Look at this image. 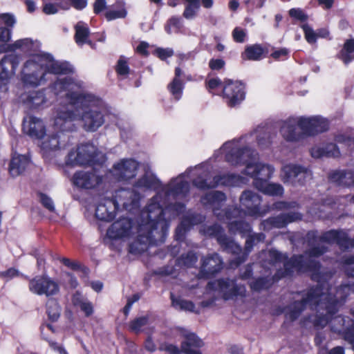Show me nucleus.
Wrapping results in <instances>:
<instances>
[{
  "mask_svg": "<svg viewBox=\"0 0 354 354\" xmlns=\"http://www.w3.org/2000/svg\"><path fill=\"white\" fill-rule=\"evenodd\" d=\"M169 221L164 217V211L157 196L152 197L141 212L138 221L136 239L129 245L132 254H141L150 246L159 245L166 239Z\"/></svg>",
  "mask_w": 354,
  "mask_h": 354,
  "instance_id": "obj_1",
  "label": "nucleus"
},
{
  "mask_svg": "<svg viewBox=\"0 0 354 354\" xmlns=\"http://www.w3.org/2000/svg\"><path fill=\"white\" fill-rule=\"evenodd\" d=\"M96 98L91 106L87 108H77L83 111L80 114L77 110H71L66 106H63L57 110L55 118V125L61 131H73L76 129L75 121L81 120L83 122L84 129L87 131H97L104 122V115L97 109L91 107L95 103Z\"/></svg>",
  "mask_w": 354,
  "mask_h": 354,
  "instance_id": "obj_2",
  "label": "nucleus"
},
{
  "mask_svg": "<svg viewBox=\"0 0 354 354\" xmlns=\"http://www.w3.org/2000/svg\"><path fill=\"white\" fill-rule=\"evenodd\" d=\"M329 123L320 116L289 118L281 127L280 132L288 142H299L307 137L315 136L327 131Z\"/></svg>",
  "mask_w": 354,
  "mask_h": 354,
  "instance_id": "obj_3",
  "label": "nucleus"
},
{
  "mask_svg": "<svg viewBox=\"0 0 354 354\" xmlns=\"http://www.w3.org/2000/svg\"><path fill=\"white\" fill-rule=\"evenodd\" d=\"M74 80L71 77H64L57 79L50 85V88L56 95L67 91L66 98L69 104L73 106H80L82 109L87 108L92 104L95 100V95L82 91L72 90V85Z\"/></svg>",
  "mask_w": 354,
  "mask_h": 354,
  "instance_id": "obj_4",
  "label": "nucleus"
},
{
  "mask_svg": "<svg viewBox=\"0 0 354 354\" xmlns=\"http://www.w3.org/2000/svg\"><path fill=\"white\" fill-rule=\"evenodd\" d=\"M104 162L100 152L93 145L82 144L76 150H71L66 159V164L69 166L86 165L91 167L102 166Z\"/></svg>",
  "mask_w": 354,
  "mask_h": 354,
  "instance_id": "obj_5",
  "label": "nucleus"
},
{
  "mask_svg": "<svg viewBox=\"0 0 354 354\" xmlns=\"http://www.w3.org/2000/svg\"><path fill=\"white\" fill-rule=\"evenodd\" d=\"M46 73L42 57L36 54L28 59L24 64L21 72L22 82L26 86H37L46 82Z\"/></svg>",
  "mask_w": 354,
  "mask_h": 354,
  "instance_id": "obj_6",
  "label": "nucleus"
},
{
  "mask_svg": "<svg viewBox=\"0 0 354 354\" xmlns=\"http://www.w3.org/2000/svg\"><path fill=\"white\" fill-rule=\"evenodd\" d=\"M21 277L28 281L29 290L37 295H45L49 299L59 292V284L47 275H37L30 279L21 274Z\"/></svg>",
  "mask_w": 354,
  "mask_h": 354,
  "instance_id": "obj_7",
  "label": "nucleus"
},
{
  "mask_svg": "<svg viewBox=\"0 0 354 354\" xmlns=\"http://www.w3.org/2000/svg\"><path fill=\"white\" fill-rule=\"evenodd\" d=\"M245 84L243 82L224 79L222 97L229 107L239 105L245 100Z\"/></svg>",
  "mask_w": 354,
  "mask_h": 354,
  "instance_id": "obj_8",
  "label": "nucleus"
},
{
  "mask_svg": "<svg viewBox=\"0 0 354 354\" xmlns=\"http://www.w3.org/2000/svg\"><path fill=\"white\" fill-rule=\"evenodd\" d=\"M281 172L283 182L290 183L292 185H304L307 180L312 178L310 170L299 165H285L283 167Z\"/></svg>",
  "mask_w": 354,
  "mask_h": 354,
  "instance_id": "obj_9",
  "label": "nucleus"
},
{
  "mask_svg": "<svg viewBox=\"0 0 354 354\" xmlns=\"http://www.w3.org/2000/svg\"><path fill=\"white\" fill-rule=\"evenodd\" d=\"M129 194V190L120 189L115 192V196L111 198H105L103 202H100L96 207L95 216L97 219L111 222L115 218L116 212L119 209V203L117 197L120 194Z\"/></svg>",
  "mask_w": 354,
  "mask_h": 354,
  "instance_id": "obj_10",
  "label": "nucleus"
},
{
  "mask_svg": "<svg viewBox=\"0 0 354 354\" xmlns=\"http://www.w3.org/2000/svg\"><path fill=\"white\" fill-rule=\"evenodd\" d=\"M261 196L251 190L243 192L240 196V205L245 214L255 218L262 217L267 213L266 209L261 207Z\"/></svg>",
  "mask_w": 354,
  "mask_h": 354,
  "instance_id": "obj_11",
  "label": "nucleus"
},
{
  "mask_svg": "<svg viewBox=\"0 0 354 354\" xmlns=\"http://www.w3.org/2000/svg\"><path fill=\"white\" fill-rule=\"evenodd\" d=\"M176 330L183 339L180 343L183 354H203L201 348L205 343L196 333L183 327H177Z\"/></svg>",
  "mask_w": 354,
  "mask_h": 354,
  "instance_id": "obj_12",
  "label": "nucleus"
},
{
  "mask_svg": "<svg viewBox=\"0 0 354 354\" xmlns=\"http://www.w3.org/2000/svg\"><path fill=\"white\" fill-rule=\"evenodd\" d=\"M302 214L298 212H289L281 213L274 216L263 220L260 223V228L264 231H269L273 228H283L288 224L301 221Z\"/></svg>",
  "mask_w": 354,
  "mask_h": 354,
  "instance_id": "obj_13",
  "label": "nucleus"
},
{
  "mask_svg": "<svg viewBox=\"0 0 354 354\" xmlns=\"http://www.w3.org/2000/svg\"><path fill=\"white\" fill-rule=\"evenodd\" d=\"M223 267V259L218 253L208 254L201 259L198 277L205 279L212 278L221 271Z\"/></svg>",
  "mask_w": 354,
  "mask_h": 354,
  "instance_id": "obj_14",
  "label": "nucleus"
},
{
  "mask_svg": "<svg viewBox=\"0 0 354 354\" xmlns=\"http://www.w3.org/2000/svg\"><path fill=\"white\" fill-rule=\"evenodd\" d=\"M319 240L329 244L336 243L343 251L354 248V238H350L348 233L342 230L326 231L319 236Z\"/></svg>",
  "mask_w": 354,
  "mask_h": 354,
  "instance_id": "obj_15",
  "label": "nucleus"
},
{
  "mask_svg": "<svg viewBox=\"0 0 354 354\" xmlns=\"http://www.w3.org/2000/svg\"><path fill=\"white\" fill-rule=\"evenodd\" d=\"M329 183L344 189L354 188V171L351 169H333L327 174Z\"/></svg>",
  "mask_w": 354,
  "mask_h": 354,
  "instance_id": "obj_16",
  "label": "nucleus"
},
{
  "mask_svg": "<svg viewBox=\"0 0 354 354\" xmlns=\"http://www.w3.org/2000/svg\"><path fill=\"white\" fill-rule=\"evenodd\" d=\"M42 61L47 74L53 75H71L74 71L69 62L55 60L50 53H41Z\"/></svg>",
  "mask_w": 354,
  "mask_h": 354,
  "instance_id": "obj_17",
  "label": "nucleus"
},
{
  "mask_svg": "<svg viewBox=\"0 0 354 354\" xmlns=\"http://www.w3.org/2000/svg\"><path fill=\"white\" fill-rule=\"evenodd\" d=\"M133 225V219L127 217L120 218L109 227L106 236L111 240L129 237L131 234Z\"/></svg>",
  "mask_w": 354,
  "mask_h": 354,
  "instance_id": "obj_18",
  "label": "nucleus"
},
{
  "mask_svg": "<svg viewBox=\"0 0 354 354\" xmlns=\"http://www.w3.org/2000/svg\"><path fill=\"white\" fill-rule=\"evenodd\" d=\"M257 156L255 150L245 147L232 149L225 154V160L232 165H245L247 167V164L257 159Z\"/></svg>",
  "mask_w": 354,
  "mask_h": 354,
  "instance_id": "obj_19",
  "label": "nucleus"
},
{
  "mask_svg": "<svg viewBox=\"0 0 354 354\" xmlns=\"http://www.w3.org/2000/svg\"><path fill=\"white\" fill-rule=\"evenodd\" d=\"M303 266V255H293L283 263V269H278L275 273L270 277L272 285L286 277H291L294 274V269L301 271Z\"/></svg>",
  "mask_w": 354,
  "mask_h": 354,
  "instance_id": "obj_20",
  "label": "nucleus"
},
{
  "mask_svg": "<svg viewBox=\"0 0 354 354\" xmlns=\"http://www.w3.org/2000/svg\"><path fill=\"white\" fill-rule=\"evenodd\" d=\"M331 330L337 333H343L345 340L351 344H354V320L349 317L335 316L332 323Z\"/></svg>",
  "mask_w": 354,
  "mask_h": 354,
  "instance_id": "obj_21",
  "label": "nucleus"
},
{
  "mask_svg": "<svg viewBox=\"0 0 354 354\" xmlns=\"http://www.w3.org/2000/svg\"><path fill=\"white\" fill-rule=\"evenodd\" d=\"M255 160L256 159L248 163L247 167L241 171V174L252 178L253 183L257 178L269 180L273 174L274 168L269 165L256 162Z\"/></svg>",
  "mask_w": 354,
  "mask_h": 354,
  "instance_id": "obj_22",
  "label": "nucleus"
},
{
  "mask_svg": "<svg viewBox=\"0 0 354 354\" xmlns=\"http://www.w3.org/2000/svg\"><path fill=\"white\" fill-rule=\"evenodd\" d=\"M138 162L133 159H124L113 165L114 176L119 181L133 178L137 174Z\"/></svg>",
  "mask_w": 354,
  "mask_h": 354,
  "instance_id": "obj_23",
  "label": "nucleus"
},
{
  "mask_svg": "<svg viewBox=\"0 0 354 354\" xmlns=\"http://www.w3.org/2000/svg\"><path fill=\"white\" fill-rule=\"evenodd\" d=\"M73 183L80 188L91 189L102 183V176L94 172L78 171L73 174Z\"/></svg>",
  "mask_w": 354,
  "mask_h": 354,
  "instance_id": "obj_24",
  "label": "nucleus"
},
{
  "mask_svg": "<svg viewBox=\"0 0 354 354\" xmlns=\"http://www.w3.org/2000/svg\"><path fill=\"white\" fill-rule=\"evenodd\" d=\"M22 129L24 133L34 139H41L46 135V127L44 122L33 115L24 119Z\"/></svg>",
  "mask_w": 354,
  "mask_h": 354,
  "instance_id": "obj_25",
  "label": "nucleus"
},
{
  "mask_svg": "<svg viewBox=\"0 0 354 354\" xmlns=\"http://www.w3.org/2000/svg\"><path fill=\"white\" fill-rule=\"evenodd\" d=\"M205 217L201 214L194 213L183 216L175 230V237L178 241L185 239L186 233L194 226L202 223Z\"/></svg>",
  "mask_w": 354,
  "mask_h": 354,
  "instance_id": "obj_26",
  "label": "nucleus"
},
{
  "mask_svg": "<svg viewBox=\"0 0 354 354\" xmlns=\"http://www.w3.org/2000/svg\"><path fill=\"white\" fill-rule=\"evenodd\" d=\"M244 250L241 248V255L234 257L232 261V264L235 265L236 267L243 263L248 259L249 254L252 250L254 246L260 242H263L266 239V235L263 232L248 234L247 236Z\"/></svg>",
  "mask_w": 354,
  "mask_h": 354,
  "instance_id": "obj_27",
  "label": "nucleus"
},
{
  "mask_svg": "<svg viewBox=\"0 0 354 354\" xmlns=\"http://www.w3.org/2000/svg\"><path fill=\"white\" fill-rule=\"evenodd\" d=\"M21 59V56L11 53L5 55L0 61V80H8L15 74Z\"/></svg>",
  "mask_w": 354,
  "mask_h": 354,
  "instance_id": "obj_28",
  "label": "nucleus"
},
{
  "mask_svg": "<svg viewBox=\"0 0 354 354\" xmlns=\"http://www.w3.org/2000/svg\"><path fill=\"white\" fill-rule=\"evenodd\" d=\"M254 187L263 194L270 196L281 197L284 194L283 187L281 184L270 183L267 179H256Z\"/></svg>",
  "mask_w": 354,
  "mask_h": 354,
  "instance_id": "obj_29",
  "label": "nucleus"
},
{
  "mask_svg": "<svg viewBox=\"0 0 354 354\" xmlns=\"http://www.w3.org/2000/svg\"><path fill=\"white\" fill-rule=\"evenodd\" d=\"M183 74V71L179 66L176 67L174 77L167 86V90L176 101L180 100L183 94L185 84V82L181 79Z\"/></svg>",
  "mask_w": 354,
  "mask_h": 354,
  "instance_id": "obj_30",
  "label": "nucleus"
},
{
  "mask_svg": "<svg viewBox=\"0 0 354 354\" xmlns=\"http://www.w3.org/2000/svg\"><path fill=\"white\" fill-rule=\"evenodd\" d=\"M244 178L234 173H223L214 176V187H236L243 183Z\"/></svg>",
  "mask_w": 354,
  "mask_h": 354,
  "instance_id": "obj_31",
  "label": "nucleus"
},
{
  "mask_svg": "<svg viewBox=\"0 0 354 354\" xmlns=\"http://www.w3.org/2000/svg\"><path fill=\"white\" fill-rule=\"evenodd\" d=\"M324 288L321 284H317L315 286L310 288L305 297H302L301 300L304 301V304L307 306L308 304L314 306L317 312H319L322 306L321 301L322 297L324 296Z\"/></svg>",
  "mask_w": 354,
  "mask_h": 354,
  "instance_id": "obj_32",
  "label": "nucleus"
},
{
  "mask_svg": "<svg viewBox=\"0 0 354 354\" xmlns=\"http://www.w3.org/2000/svg\"><path fill=\"white\" fill-rule=\"evenodd\" d=\"M268 53V48L266 46L254 44L245 46L241 57L245 60L258 61L266 57Z\"/></svg>",
  "mask_w": 354,
  "mask_h": 354,
  "instance_id": "obj_33",
  "label": "nucleus"
},
{
  "mask_svg": "<svg viewBox=\"0 0 354 354\" xmlns=\"http://www.w3.org/2000/svg\"><path fill=\"white\" fill-rule=\"evenodd\" d=\"M216 242L223 252L234 255L235 257L241 255V246L225 233L219 236Z\"/></svg>",
  "mask_w": 354,
  "mask_h": 354,
  "instance_id": "obj_34",
  "label": "nucleus"
},
{
  "mask_svg": "<svg viewBox=\"0 0 354 354\" xmlns=\"http://www.w3.org/2000/svg\"><path fill=\"white\" fill-rule=\"evenodd\" d=\"M322 264L319 261L314 259H303V266L301 268V272H311L310 279L316 282H321L323 280L324 274L321 271ZM300 272V271H299Z\"/></svg>",
  "mask_w": 354,
  "mask_h": 354,
  "instance_id": "obj_35",
  "label": "nucleus"
},
{
  "mask_svg": "<svg viewBox=\"0 0 354 354\" xmlns=\"http://www.w3.org/2000/svg\"><path fill=\"white\" fill-rule=\"evenodd\" d=\"M227 200L225 194L222 191L215 190L205 193L201 196V201L205 205H212L214 207H219Z\"/></svg>",
  "mask_w": 354,
  "mask_h": 354,
  "instance_id": "obj_36",
  "label": "nucleus"
},
{
  "mask_svg": "<svg viewBox=\"0 0 354 354\" xmlns=\"http://www.w3.org/2000/svg\"><path fill=\"white\" fill-rule=\"evenodd\" d=\"M54 129L57 132L51 135H48L41 144V149L46 152L59 149L61 148L59 142L60 133H63L65 131L71 132L70 131L59 130L56 128L55 124Z\"/></svg>",
  "mask_w": 354,
  "mask_h": 354,
  "instance_id": "obj_37",
  "label": "nucleus"
},
{
  "mask_svg": "<svg viewBox=\"0 0 354 354\" xmlns=\"http://www.w3.org/2000/svg\"><path fill=\"white\" fill-rule=\"evenodd\" d=\"M227 227L231 234H239L241 237H245L252 230L251 225L244 220L228 222Z\"/></svg>",
  "mask_w": 354,
  "mask_h": 354,
  "instance_id": "obj_38",
  "label": "nucleus"
},
{
  "mask_svg": "<svg viewBox=\"0 0 354 354\" xmlns=\"http://www.w3.org/2000/svg\"><path fill=\"white\" fill-rule=\"evenodd\" d=\"M134 186L157 190L161 187L162 183L154 174H145L136 181Z\"/></svg>",
  "mask_w": 354,
  "mask_h": 354,
  "instance_id": "obj_39",
  "label": "nucleus"
},
{
  "mask_svg": "<svg viewBox=\"0 0 354 354\" xmlns=\"http://www.w3.org/2000/svg\"><path fill=\"white\" fill-rule=\"evenodd\" d=\"M306 308V306L304 304V301L300 300H296L293 301L289 306H286L281 312H284L285 310H288L285 313V317L286 319H288L290 322H293L296 321L302 312Z\"/></svg>",
  "mask_w": 354,
  "mask_h": 354,
  "instance_id": "obj_40",
  "label": "nucleus"
},
{
  "mask_svg": "<svg viewBox=\"0 0 354 354\" xmlns=\"http://www.w3.org/2000/svg\"><path fill=\"white\" fill-rule=\"evenodd\" d=\"M28 164V159L26 156L18 155L13 156L9 163L8 171L12 177L21 175L26 169Z\"/></svg>",
  "mask_w": 354,
  "mask_h": 354,
  "instance_id": "obj_41",
  "label": "nucleus"
},
{
  "mask_svg": "<svg viewBox=\"0 0 354 354\" xmlns=\"http://www.w3.org/2000/svg\"><path fill=\"white\" fill-rule=\"evenodd\" d=\"M337 57L345 65L354 61V39H346L342 48L337 55Z\"/></svg>",
  "mask_w": 354,
  "mask_h": 354,
  "instance_id": "obj_42",
  "label": "nucleus"
},
{
  "mask_svg": "<svg viewBox=\"0 0 354 354\" xmlns=\"http://www.w3.org/2000/svg\"><path fill=\"white\" fill-rule=\"evenodd\" d=\"M212 212L218 220L223 222L237 218L240 214L239 209L235 206H230L223 209H221L219 207H213Z\"/></svg>",
  "mask_w": 354,
  "mask_h": 354,
  "instance_id": "obj_43",
  "label": "nucleus"
},
{
  "mask_svg": "<svg viewBox=\"0 0 354 354\" xmlns=\"http://www.w3.org/2000/svg\"><path fill=\"white\" fill-rule=\"evenodd\" d=\"M46 102V97L44 91H33L29 92L25 103L27 104L31 109H39L44 103Z\"/></svg>",
  "mask_w": 354,
  "mask_h": 354,
  "instance_id": "obj_44",
  "label": "nucleus"
},
{
  "mask_svg": "<svg viewBox=\"0 0 354 354\" xmlns=\"http://www.w3.org/2000/svg\"><path fill=\"white\" fill-rule=\"evenodd\" d=\"M189 191V185L186 180L177 179H172L171 183L168 185L167 189L165 191L167 196H177L181 194L187 192Z\"/></svg>",
  "mask_w": 354,
  "mask_h": 354,
  "instance_id": "obj_45",
  "label": "nucleus"
},
{
  "mask_svg": "<svg viewBox=\"0 0 354 354\" xmlns=\"http://www.w3.org/2000/svg\"><path fill=\"white\" fill-rule=\"evenodd\" d=\"M46 313L50 322L58 321L61 315V307L57 299L49 298L46 303Z\"/></svg>",
  "mask_w": 354,
  "mask_h": 354,
  "instance_id": "obj_46",
  "label": "nucleus"
},
{
  "mask_svg": "<svg viewBox=\"0 0 354 354\" xmlns=\"http://www.w3.org/2000/svg\"><path fill=\"white\" fill-rule=\"evenodd\" d=\"M248 285L252 291L260 292L262 290H269L272 286V281L270 280L269 276L259 277L249 282Z\"/></svg>",
  "mask_w": 354,
  "mask_h": 354,
  "instance_id": "obj_47",
  "label": "nucleus"
},
{
  "mask_svg": "<svg viewBox=\"0 0 354 354\" xmlns=\"http://www.w3.org/2000/svg\"><path fill=\"white\" fill-rule=\"evenodd\" d=\"M75 33L74 39L77 44L82 45L84 44H91V41H88L87 39L89 36L90 32L89 28L84 25L77 24L75 27Z\"/></svg>",
  "mask_w": 354,
  "mask_h": 354,
  "instance_id": "obj_48",
  "label": "nucleus"
},
{
  "mask_svg": "<svg viewBox=\"0 0 354 354\" xmlns=\"http://www.w3.org/2000/svg\"><path fill=\"white\" fill-rule=\"evenodd\" d=\"M170 299L171 304L175 308H178L180 310H185L189 312H194L195 304L193 301L181 299L180 297H175L173 293H171Z\"/></svg>",
  "mask_w": 354,
  "mask_h": 354,
  "instance_id": "obj_49",
  "label": "nucleus"
},
{
  "mask_svg": "<svg viewBox=\"0 0 354 354\" xmlns=\"http://www.w3.org/2000/svg\"><path fill=\"white\" fill-rule=\"evenodd\" d=\"M245 295V286L236 284L234 281V282L232 283V288H230L227 291H225L223 294H222V297L224 300L227 301L238 296L243 297Z\"/></svg>",
  "mask_w": 354,
  "mask_h": 354,
  "instance_id": "obj_50",
  "label": "nucleus"
},
{
  "mask_svg": "<svg viewBox=\"0 0 354 354\" xmlns=\"http://www.w3.org/2000/svg\"><path fill=\"white\" fill-rule=\"evenodd\" d=\"M324 300L325 301L322 302L321 309H324L325 314L328 315L331 319H333L334 316L337 312V301L336 299H333L328 296L326 297Z\"/></svg>",
  "mask_w": 354,
  "mask_h": 354,
  "instance_id": "obj_51",
  "label": "nucleus"
},
{
  "mask_svg": "<svg viewBox=\"0 0 354 354\" xmlns=\"http://www.w3.org/2000/svg\"><path fill=\"white\" fill-rule=\"evenodd\" d=\"M234 282V280H230L228 278L224 279H218L215 281H209L207 283V287L211 290H216L217 286V288L223 294L225 291H227L232 286V283Z\"/></svg>",
  "mask_w": 354,
  "mask_h": 354,
  "instance_id": "obj_52",
  "label": "nucleus"
},
{
  "mask_svg": "<svg viewBox=\"0 0 354 354\" xmlns=\"http://www.w3.org/2000/svg\"><path fill=\"white\" fill-rule=\"evenodd\" d=\"M149 318L147 316L136 317L129 323V330L138 334L141 332L142 328L148 324Z\"/></svg>",
  "mask_w": 354,
  "mask_h": 354,
  "instance_id": "obj_53",
  "label": "nucleus"
},
{
  "mask_svg": "<svg viewBox=\"0 0 354 354\" xmlns=\"http://www.w3.org/2000/svg\"><path fill=\"white\" fill-rule=\"evenodd\" d=\"M178 261L180 264L187 268H192L194 267L198 261V256L195 252L189 250L187 253L183 254Z\"/></svg>",
  "mask_w": 354,
  "mask_h": 354,
  "instance_id": "obj_54",
  "label": "nucleus"
},
{
  "mask_svg": "<svg viewBox=\"0 0 354 354\" xmlns=\"http://www.w3.org/2000/svg\"><path fill=\"white\" fill-rule=\"evenodd\" d=\"M225 233L223 227L218 224L214 223L211 225L207 226L204 229V234L210 237L214 238L216 241L219 236H222Z\"/></svg>",
  "mask_w": 354,
  "mask_h": 354,
  "instance_id": "obj_55",
  "label": "nucleus"
},
{
  "mask_svg": "<svg viewBox=\"0 0 354 354\" xmlns=\"http://www.w3.org/2000/svg\"><path fill=\"white\" fill-rule=\"evenodd\" d=\"M192 185L199 190H209L216 188L214 187V177L210 183L201 176H197L192 180Z\"/></svg>",
  "mask_w": 354,
  "mask_h": 354,
  "instance_id": "obj_56",
  "label": "nucleus"
},
{
  "mask_svg": "<svg viewBox=\"0 0 354 354\" xmlns=\"http://www.w3.org/2000/svg\"><path fill=\"white\" fill-rule=\"evenodd\" d=\"M161 207H162L161 205ZM163 208V207H162ZM163 211L167 210L172 217L180 216L185 210V205L181 202H174L168 204Z\"/></svg>",
  "mask_w": 354,
  "mask_h": 354,
  "instance_id": "obj_57",
  "label": "nucleus"
},
{
  "mask_svg": "<svg viewBox=\"0 0 354 354\" xmlns=\"http://www.w3.org/2000/svg\"><path fill=\"white\" fill-rule=\"evenodd\" d=\"M32 46V41L29 38H25L21 39H18L15 41L13 44H9L6 49V51H15L17 49H28L30 47Z\"/></svg>",
  "mask_w": 354,
  "mask_h": 354,
  "instance_id": "obj_58",
  "label": "nucleus"
},
{
  "mask_svg": "<svg viewBox=\"0 0 354 354\" xmlns=\"http://www.w3.org/2000/svg\"><path fill=\"white\" fill-rule=\"evenodd\" d=\"M183 26L182 19L180 17L173 16L167 20L165 30L168 34H171V27L175 29L176 32H179Z\"/></svg>",
  "mask_w": 354,
  "mask_h": 354,
  "instance_id": "obj_59",
  "label": "nucleus"
},
{
  "mask_svg": "<svg viewBox=\"0 0 354 354\" xmlns=\"http://www.w3.org/2000/svg\"><path fill=\"white\" fill-rule=\"evenodd\" d=\"M317 313L319 314L315 316V319L313 320L315 327H319L322 328L327 326L328 323H330V327L332 326V323L334 319H331L328 315L325 313H321L320 311L317 312ZM335 318V317L333 319Z\"/></svg>",
  "mask_w": 354,
  "mask_h": 354,
  "instance_id": "obj_60",
  "label": "nucleus"
},
{
  "mask_svg": "<svg viewBox=\"0 0 354 354\" xmlns=\"http://www.w3.org/2000/svg\"><path fill=\"white\" fill-rule=\"evenodd\" d=\"M37 196L39 198V202L42 206L50 212H54L55 210V205L52 198L43 192H38Z\"/></svg>",
  "mask_w": 354,
  "mask_h": 354,
  "instance_id": "obj_61",
  "label": "nucleus"
},
{
  "mask_svg": "<svg viewBox=\"0 0 354 354\" xmlns=\"http://www.w3.org/2000/svg\"><path fill=\"white\" fill-rule=\"evenodd\" d=\"M115 70L118 75L120 76H127L130 73L128 62L122 57L118 60Z\"/></svg>",
  "mask_w": 354,
  "mask_h": 354,
  "instance_id": "obj_62",
  "label": "nucleus"
},
{
  "mask_svg": "<svg viewBox=\"0 0 354 354\" xmlns=\"http://www.w3.org/2000/svg\"><path fill=\"white\" fill-rule=\"evenodd\" d=\"M301 27L304 31L307 42L309 44L315 43L318 37L317 33L315 32L313 29L308 24H304L301 25Z\"/></svg>",
  "mask_w": 354,
  "mask_h": 354,
  "instance_id": "obj_63",
  "label": "nucleus"
},
{
  "mask_svg": "<svg viewBox=\"0 0 354 354\" xmlns=\"http://www.w3.org/2000/svg\"><path fill=\"white\" fill-rule=\"evenodd\" d=\"M325 157L338 158L341 153L338 146L333 142L326 144L324 146Z\"/></svg>",
  "mask_w": 354,
  "mask_h": 354,
  "instance_id": "obj_64",
  "label": "nucleus"
}]
</instances>
